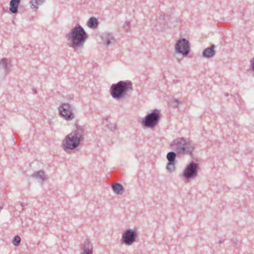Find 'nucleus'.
Listing matches in <instances>:
<instances>
[{
	"instance_id": "obj_20",
	"label": "nucleus",
	"mask_w": 254,
	"mask_h": 254,
	"mask_svg": "<svg viewBox=\"0 0 254 254\" xmlns=\"http://www.w3.org/2000/svg\"><path fill=\"white\" fill-rule=\"evenodd\" d=\"M87 26L91 28H95V17H91L87 23Z\"/></svg>"
},
{
	"instance_id": "obj_27",
	"label": "nucleus",
	"mask_w": 254,
	"mask_h": 254,
	"mask_svg": "<svg viewBox=\"0 0 254 254\" xmlns=\"http://www.w3.org/2000/svg\"><path fill=\"white\" fill-rule=\"evenodd\" d=\"M96 28H97L98 26V21L97 18H96Z\"/></svg>"
},
{
	"instance_id": "obj_25",
	"label": "nucleus",
	"mask_w": 254,
	"mask_h": 254,
	"mask_svg": "<svg viewBox=\"0 0 254 254\" xmlns=\"http://www.w3.org/2000/svg\"><path fill=\"white\" fill-rule=\"evenodd\" d=\"M180 103V101L179 99H175L174 101V104L175 106H177Z\"/></svg>"
},
{
	"instance_id": "obj_18",
	"label": "nucleus",
	"mask_w": 254,
	"mask_h": 254,
	"mask_svg": "<svg viewBox=\"0 0 254 254\" xmlns=\"http://www.w3.org/2000/svg\"><path fill=\"white\" fill-rule=\"evenodd\" d=\"M73 108L68 103L62 104L58 108V111H72Z\"/></svg>"
},
{
	"instance_id": "obj_10",
	"label": "nucleus",
	"mask_w": 254,
	"mask_h": 254,
	"mask_svg": "<svg viewBox=\"0 0 254 254\" xmlns=\"http://www.w3.org/2000/svg\"><path fill=\"white\" fill-rule=\"evenodd\" d=\"M176 151H171L167 153V159L168 163L167 164L166 170L169 173H172L175 171V160L177 156Z\"/></svg>"
},
{
	"instance_id": "obj_19",
	"label": "nucleus",
	"mask_w": 254,
	"mask_h": 254,
	"mask_svg": "<svg viewBox=\"0 0 254 254\" xmlns=\"http://www.w3.org/2000/svg\"><path fill=\"white\" fill-rule=\"evenodd\" d=\"M59 115L66 120H70L74 118V116L72 112H59Z\"/></svg>"
},
{
	"instance_id": "obj_9",
	"label": "nucleus",
	"mask_w": 254,
	"mask_h": 254,
	"mask_svg": "<svg viewBox=\"0 0 254 254\" xmlns=\"http://www.w3.org/2000/svg\"><path fill=\"white\" fill-rule=\"evenodd\" d=\"M101 42L100 43L104 46L109 47L116 43V38L113 33L105 32L100 35Z\"/></svg>"
},
{
	"instance_id": "obj_2",
	"label": "nucleus",
	"mask_w": 254,
	"mask_h": 254,
	"mask_svg": "<svg viewBox=\"0 0 254 254\" xmlns=\"http://www.w3.org/2000/svg\"><path fill=\"white\" fill-rule=\"evenodd\" d=\"M133 90L132 83L130 81H120L113 84L110 92L112 97L118 101H123L128 97V93Z\"/></svg>"
},
{
	"instance_id": "obj_4",
	"label": "nucleus",
	"mask_w": 254,
	"mask_h": 254,
	"mask_svg": "<svg viewBox=\"0 0 254 254\" xmlns=\"http://www.w3.org/2000/svg\"><path fill=\"white\" fill-rule=\"evenodd\" d=\"M170 146L178 155H192L194 147L189 139L183 137H177L171 142Z\"/></svg>"
},
{
	"instance_id": "obj_28",
	"label": "nucleus",
	"mask_w": 254,
	"mask_h": 254,
	"mask_svg": "<svg viewBox=\"0 0 254 254\" xmlns=\"http://www.w3.org/2000/svg\"><path fill=\"white\" fill-rule=\"evenodd\" d=\"M224 95L225 97H228L229 96V94L228 93H225Z\"/></svg>"
},
{
	"instance_id": "obj_5",
	"label": "nucleus",
	"mask_w": 254,
	"mask_h": 254,
	"mask_svg": "<svg viewBox=\"0 0 254 254\" xmlns=\"http://www.w3.org/2000/svg\"><path fill=\"white\" fill-rule=\"evenodd\" d=\"M198 170V164L191 161L186 166L183 172L182 176L186 181L189 182L197 176Z\"/></svg>"
},
{
	"instance_id": "obj_6",
	"label": "nucleus",
	"mask_w": 254,
	"mask_h": 254,
	"mask_svg": "<svg viewBox=\"0 0 254 254\" xmlns=\"http://www.w3.org/2000/svg\"><path fill=\"white\" fill-rule=\"evenodd\" d=\"M159 119L160 115L158 112H150L141 120V123L145 127L152 128L157 126Z\"/></svg>"
},
{
	"instance_id": "obj_11",
	"label": "nucleus",
	"mask_w": 254,
	"mask_h": 254,
	"mask_svg": "<svg viewBox=\"0 0 254 254\" xmlns=\"http://www.w3.org/2000/svg\"><path fill=\"white\" fill-rule=\"evenodd\" d=\"M215 47V45L212 44L210 47L204 50L202 52V56L206 58H210L213 57L215 54V52L214 51Z\"/></svg>"
},
{
	"instance_id": "obj_16",
	"label": "nucleus",
	"mask_w": 254,
	"mask_h": 254,
	"mask_svg": "<svg viewBox=\"0 0 254 254\" xmlns=\"http://www.w3.org/2000/svg\"><path fill=\"white\" fill-rule=\"evenodd\" d=\"M32 177L37 179L41 180L42 181H45L46 179L45 172L42 170L35 172L32 175Z\"/></svg>"
},
{
	"instance_id": "obj_3",
	"label": "nucleus",
	"mask_w": 254,
	"mask_h": 254,
	"mask_svg": "<svg viewBox=\"0 0 254 254\" xmlns=\"http://www.w3.org/2000/svg\"><path fill=\"white\" fill-rule=\"evenodd\" d=\"M84 130L82 127H78L76 129L67 135L63 140L62 146L64 151L74 149L77 147L80 142L83 140Z\"/></svg>"
},
{
	"instance_id": "obj_1",
	"label": "nucleus",
	"mask_w": 254,
	"mask_h": 254,
	"mask_svg": "<svg viewBox=\"0 0 254 254\" xmlns=\"http://www.w3.org/2000/svg\"><path fill=\"white\" fill-rule=\"evenodd\" d=\"M65 37L67 46L72 48L74 52L79 53L84 47L88 35L82 27L77 24L71 29Z\"/></svg>"
},
{
	"instance_id": "obj_14",
	"label": "nucleus",
	"mask_w": 254,
	"mask_h": 254,
	"mask_svg": "<svg viewBox=\"0 0 254 254\" xmlns=\"http://www.w3.org/2000/svg\"><path fill=\"white\" fill-rule=\"evenodd\" d=\"M8 61V59L3 58L0 61V69H1L4 70L5 75H7L9 72Z\"/></svg>"
},
{
	"instance_id": "obj_13",
	"label": "nucleus",
	"mask_w": 254,
	"mask_h": 254,
	"mask_svg": "<svg viewBox=\"0 0 254 254\" xmlns=\"http://www.w3.org/2000/svg\"><path fill=\"white\" fill-rule=\"evenodd\" d=\"M93 246L92 244L89 241L85 242L81 247V254H92Z\"/></svg>"
},
{
	"instance_id": "obj_21",
	"label": "nucleus",
	"mask_w": 254,
	"mask_h": 254,
	"mask_svg": "<svg viewBox=\"0 0 254 254\" xmlns=\"http://www.w3.org/2000/svg\"><path fill=\"white\" fill-rule=\"evenodd\" d=\"M21 242V238L18 236H15L14 237L12 243L15 246H18L19 245L20 243Z\"/></svg>"
},
{
	"instance_id": "obj_26",
	"label": "nucleus",
	"mask_w": 254,
	"mask_h": 254,
	"mask_svg": "<svg viewBox=\"0 0 254 254\" xmlns=\"http://www.w3.org/2000/svg\"><path fill=\"white\" fill-rule=\"evenodd\" d=\"M164 17H165V15L163 14V15H161L160 17H159V19H162V20H164L165 18H164Z\"/></svg>"
},
{
	"instance_id": "obj_22",
	"label": "nucleus",
	"mask_w": 254,
	"mask_h": 254,
	"mask_svg": "<svg viewBox=\"0 0 254 254\" xmlns=\"http://www.w3.org/2000/svg\"><path fill=\"white\" fill-rule=\"evenodd\" d=\"M108 128L112 131H114L117 129V126L115 123H109L107 124Z\"/></svg>"
},
{
	"instance_id": "obj_8",
	"label": "nucleus",
	"mask_w": 254,
	"mask_h": 254,
	"mask_svg": "<svg viewBox=\"0 0 254 254\" xmlns=\"http://www.w3.org/2000/svg\"><path fill=\"white\" fill-rule=\"evenodd\" d=\"M190 44L188 40L185 38L179 40L175 45V52L180 54L184 57H187L190 53Z\"/></svg>"
},
{
	"instance_id": "obj_12",
	"label": "nucleus",
	"mask_w": 254,
	"mask_h": 254,
	"mask_svg": "<svg viewBox=\"0 0 254 254\" xmlns=\"http://www.w3.org/2000/svg\"><path fill=\"white\" fill-rule=\"evenodd\" d=\"M21 0H11L9 2V11L13 14L18 12V6Z\"/></svg>"
},
{
	"instance_id": "obj_15",
	"label": "nucleus",
	"mask_w": 254,
	"mask_h": 254,
	"mask_svg": "<svg viewBox=\"0 0 254 254\" xmlns=\"http://www.w3.org/2000/svg\"><path fill=\"white\" fill-rule=\"evenodd\" d=\"M114 191L118 194H122L124 192L123 186L119 183H115L112 185Z\"/></svg>"
},
{
	"instance_id": "obj_29",
	"label": "nucleus",
	"mask_w": 254,
	"mask_h": 254,
	"mask_svg": "<svg viewBox=\"0 0 254 254\" xmlns=\"http://www.w3.org/2000/svg\"><path fill=\"white\" fill-rule=\"evenodd\" d=\"M152 111L156 112V111H159L157 110V109H155V110H152Z\"/></svg>"
},
{
	"instance_id": "obj_23",
	"label": "nucleus",
	"mask_w": 254,
	"mask_h": 254,
	"mask_svg": "<svg viewBox=\"0 0 254 254\" xmlns=\"http://www.w3.org/2000/svg\"><path fill=\"white\" fill-rule=\"evenodd\" d=\"M130 26V22L129 21H126L123 25V28L125 29V30L126 32H127L129 30Z\"/></svg>"
},
{
	"instance_id": "obj_17",
	"label": "nucleus",
	"mask_w": 254,
	"mask_h": 254,
	"mask_svg": "<svg viewBox=\"0 0 254 254\" xmlns=\"http://www.w3.org/2000/svg\"><path fill=\"white\" fill-rule=\"evenodd\" d=\"M45 0H31L30 7L32 9H35L37 10L38 8V5L42 4Z\"/></svg>"
},
{
	"instance_id": "obj_24",
	"label": "nucleus",
	"mask_w": 254,
	"mask_h": 254,
	"mask_svg": "<svg viewBox=\"0 0 254 254\" xmlns=\"http://www.w3.org/2000/svg\"><path fill=\"white\" fill-rule=\"evenodd\" d=\"M251 67L253 71H254V57L250 61Z\"/></svg>"
},
{
	"instance_id": "obj_7",
	"label": "nucleus",
	"mask_w": 254,
	"mask_h": 254,
	"mask_svg": "<svg viewBox=\"0 0 254 254\" xmlns=\"http://www.w3.org/2000/svg\"><path fill=\"white\" fill-rule=\"evenodd\" d=\"M138 234L136 230L127 229L122 234L121 240L122 243L127 246H130L136 241Z\"/></svg>"
}]
</instances>
